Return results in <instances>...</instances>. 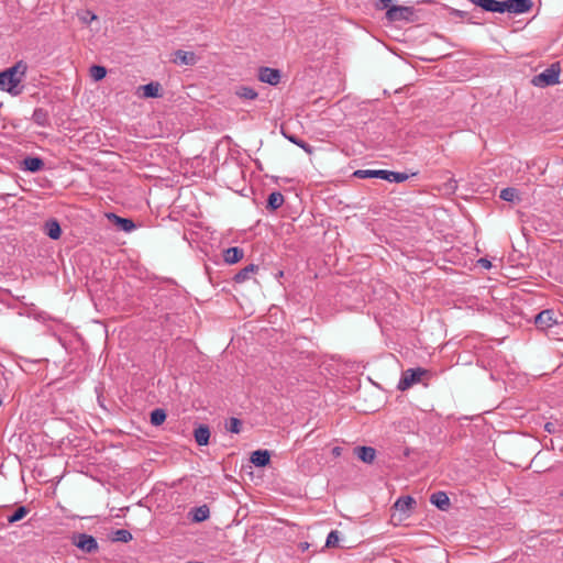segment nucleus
I'll list each match as a JSON object with an SVG mask.
<instances>
[{
  "label": "nucleus",
  "instance_id": "obj_1",
  "mask_svg": "<svg viewBox=\"0 0 563 563\" xmlns=\"http://www.w3.org/2000/svg\"><path fill=\"white\" fill-rule=\"evenodd\" d=\"M27 69V65L20 60L14 66L0 73V90L8 91L12 96L21 93L20 84Z\"/></svg>",
  "mask_w": 563,
  "mask_h": 563
},
{
  "label": "nucleus",
  "instance_id": "obj_2",
  "mask_svg": "<svg viewBox=\"0 0 563 563\" xmlns=\"http://www.w3.org/2000/svg\"><path fill=\"white\" fill-rule=\"evenodd\" d=\"M353 176L360 179L379 178L390 183H402L409 178L406 173L391 172L386 169H357L353 173Z\"/></svg>",
  "mask_w": 563,
  "mask_h": 563
},
{
  "label": "nucleus",
  "instance_id": "obj_3",
  "mask_svg": "<svg viewBox=\"0 0 563 563\" xmlns=\"http://www.w3.org/2000/svg\"><path fill=\"white\" fill-rule=\"evenodd\" d=\"M559 78H560V67H559V65L553 64L549 68H547L542 73H540L539 75H536L532 78L531 84L536 87L544 88L548 86L559 84V81H560Z\"/></svg>",
  "mask_w": 563,
  "mask_h": 563
},
{
  "label": "nucleus",
  "instance_id": "obj_4",
  "mask_svg": "<svg viewBox=\"0 0 563 563\" xmlns=\"http://www.w3.org/2000/svg\"><path fill=\"white\" fill-rule=\"evenodd\" d=\"M428 374H429V372L422 367L408 368L402 372V375L398 383L397 388L402 391L407 390L413 384L421 382L422 377Z\"/></svg>",
  "mask_w": 563,
  "mask_h": 563
},
{
  "label": "nucleus",
  "instance_id": "obj_5",
  "mask_svg": "<svg viewBox=\"0 0 563 563\" xmlns=\"http://www.w3.org/2000/svg\"><path fill=\"white\" fill-rule=\"evenodd\" d=\"M71 543L85 553H95L99 549L97 540L87 533H74Z\"/></svg>",
  "mask_w": 563,
  "mask_h": 563
},
{
  "label": "nucleus",
  "instance_id": "obj_6",
  "mask_svg": "<svg viewBox=\"0 0 563 563\" xmlns=\"http://www.w3.org/2000/svg\"><path fill=\"white\" fill-rule=\"evenodd\" d=\"M413 15H415V10L412 7L391 5L386 11V19L389 22L411 21Z\"/></svg>",
  "mask_w": 563,
  "mask_h": 563
},
{
  "label": "nucleus",
  "instance_id": "obj_7",
  "mask_svg": "<svg viewBox=\"0 0 563 563\" xmlns=\"http://www.w3.org/2000/svg\"><path fill=\"white\" fill-rule=\"evenodd\" d=\"M533 3L531 0H505L503 1V13L509 12L515 14L526 13L531 10Z\"/></svg>",
  "mask_w": 563,
  "mask_h": 563
},
{
  "label": "nucleus",
  "instance_id": "obj_8",
  "mask_svg": "<svg viewBox=\"0 0 563 563\" xmlns=\"http://www.w3.org/2000/svg\"><path fill=\"white\" fill-rule=\"evenodd\" d=\"M282 78V74L278 69L271 67H261L258 69V79L262 82L269 84L272 86H276L279 84Z\"/></svg>",
  "mask_w": 563,
  "mask_h": 563
},
{
  "label": "nucleus",
  "instance_id": "obj_9",
  "mask_svg": "<svg viewBox=\"0 0 563 563\" xmlns=\"http://www.w3.org/2000/svg\"><path fill=\"white\" fill-rule=\"evenodd\" d=\"M534 323L537 328L541 330L551 328L556 323V320L554 319V311L550 309L541 311L536 316Z\"/></svg>",
  "mask_w": 563,
  "mask_h": 563
},
{
  "label": "nucleus",
  "instance_id": "obj_10",
  "mask_svg": "<svg viewBox=\"0 0 563 563\" xmlns=\"http://www.w3.org/2000/svg\"><path fill=\"white\" fill-rule=\"evenodd\" d=\"M198 62V57L194 52H187L183 49H177L174 53L173 63L177 65H189L192 66Z\"/></svg>",
  "mask_w": 563,
  "mask_h": 563
},
{
  "label": "nucleus",
  "instance_id": "obj_11",
  "mask_svg": "<svg viewBox=\"0 0 563 563\" xmlns=\"http://www.w3.org/2000/svg\"><path fill=\"white\" fill-rule=\"evenodd\" d=\"M107 218L121 231L131 232L135 229L131 219L119 217L115 213H108Z\"/></svg>",
  "mask_w": 563,
  "mask_h": 563
},
{
  "label": "nucleus",
  "instance_id": "obj_12",
  "mask_svg": "<svg viewBox=\"0 0 563 563\" xmlns=\"http://www.w3.org/2000/svg\"><path fill=\"white\" fill-rule=\"evenodd\" d=\"M474 5L482 8L487 12L503 13V1L498 0H470Z\"/></svg>",
  "mask_w": 563,
  "mask_h": 563
},
{
  "label": "nucleus",
  "instance_id": "obj_13",
  "mask_svg": "<svg viewBox=\"0 0 563 563\" xmlns=\"http://www.w3.org/2000/svg\"><path fill=\"white\" fill-rule=\"evenodd\" d=\"M355 455L364 463L372 464L376 457V450L372 446H356Z\"/></svg>",
  "mask_w": 563,
  "mask_h": 563
},
{
  "label": "nucleus",
  "instance_id": "obj_14",
  "mask_svg": "<svg viewBox=\"0 0 563 563\" xmlns=\"http://www.w3.org/2000/svg\"><path fill=\"white\" fill-rule=\"evenodd\" d=\"M45 234L52 240H58L62 235V229L57 220L49 219L44 224Z\"/></svg>",
  "mask_w": 563,
  "mask_h": 563
},
{
  "label": "nucleus",
  "instance_id": "obj_15",
  "mask_svg": "<svg viewBox=\"0 0 563 563\" xmlns=\"http://www.w3.org/2000/svg\"><path fill=\"white\" fill-rule=\"evenodd\" d=\"M271 461V454L267 450L254 451L251 455V462L257 467L266 466Z\"/></svg>",
  "mask_w": 563,
  "mask_h": 563
},
{
  "label": "nucleus",
  "instance_id": "obj_16",
  "mask_svg": "<svg viewBox=\"0 0 563 563\" xmlns=\"http://www.w3.org/2000/svg\"><path fill=\"white\" fill-rule=\"evenodd\" d=\"M244 252L238 246L229 247L223 253L224 262L228 264H235L243 258Z\"/></svg>",
  "mask_w": 563,
  "mask_h": 563
},
{
  "label": "nucleus",
  "instance_id": "obj_17",
  "mask_svg": "<svg viewBox=\"0 0 563 563\" xmlns=\"http://www.w3.org/2000/svg\"><path fill=\"white\" fill-rule=\"evenodd\" d=\"M258 268L260 267L255 264H249L234 275L233 280L238 284L244 283L245 280H249L251 276L258 271Z\"/></svg>",
  "mask_w": 563,
  "mask_h": 563
},
{
  "label": "nucleus",
  "instance_id": "obj_18",
  "mask_svg": "<svg viewBox=\"0 0 563 563\" xmlns=\"http://www.w3.org/2000/svg\"><path fill=\"white\" fill-rule=\"evenodd\" d=\"M32 120L35 124L42 128H46L51 123L48 111L44 108H35L32 114Z\"/></svg>",
  "mask_w": 563,
  "mask_h": 563
},
{
  "label": "nucleus",
  "instance_id": "obj_19",
  "mask_svg": "<svg viewBox=\"0 0 563 563\" xmlns=\"http://www.w3.org/2000/svg\"><path fill=\"white\" fill-rule=\"evenodd\" d=\"M195 440L198 445L203 446L209 443L210 429L208 426L200 424L194 432Z\"/></svg>",
  "mask_w": 563,
  "mask_h": 563
},
{
  "label": "nucleus",
  "instance_id": "obj_20",
  "mask_svg": "<svg viewBox=\"0 0 563 563\" xmlns=\"http://www.w3.org/2000/svg\"><path fill=\"white\" fill-rule=\"evenodd\" d=\"M43 167H44V162L40 157L27 156L23 159L24 170H27L31 173H36V172H40L41 169H43Z\"/></svg>",
  "mask_w": 563,
  "mask_h": 563
},
{
  "label": "nucleus",
  "instance_id": "obj_21",
  "mask_svg": "<svg viewBox=\"0 0 563 563\" xmlns=\"http://www.w3.org/2000/svg\"><path fill=\"white\" fill-rule=\"evenodd\" d=\"M430 501L441 510H445L450 506V499L444 492L433 493L430 497Z\"/></svg>",
  "mask_w": 563,
  "mask_h": 563
},
{
  "label": "nucleus",
  "instance_id": "obj_22",
  "mask_svg": "<svg viewBox=\"0 0 563 563\" xmlns=\"http://www.w3.org/2000/svg\"><path fill=\"white\" fill-rule=\"evenodd\" d=\"M284 203V196L279 191H274L269 194L267 198L266 208L271 211H275L280 208Z\"/></svg>",
  "mask_w": 563,
  "mask_h": 563
},
{
  "label": "nucleus",
  "instance_id": "obj_23",
  "mask_svg": "<svg viewBox=\"0 0 563 563\" xmlns=\"http://www.w3.org/2000/svg\"><path fill=\"white\" fill-rule=\"evenodd\" d=\"M191 514H192L191 519L194 522H202L209 518L210 510L207 505H202V506L194 508L191 510Z\"/></svg>",
  "mask_w": 563,
  "mask_h": 563
},
{
  "label": "nucleus",
  "instance_id": "obj_24",
  "mask_svg": "<svg viewBox=\"0 0 563 563\" xmlns=\"http://www.w3.org/2000/svg\"><path fill=\"white\" fill-rule=\"evenodd\" d=\"M235 95L239 98L247 99V100H254L257 98L258 93L255 89L247 87V86H240L235 90Z\"/></svg>",
  "mask_w": 563,
  "mask_h": 563
},
{
  "label": "nucleus",
  "instance_id": "obj_25",
  "mask_svg": "<svg viewBox=\"0 0 563 563\" xmlns=\"http://www.w3.org/2000/svg\"><path fill=\"white\" fill-rule=\"evenodd\" d=\"M416 504V500L411 496H405L397 499L395 507L400 511H408Z\"/></svg>",
  "mask_w": 563,
  "mask_h": 563
},
{
  "label": "nucleus",
  "instance_id": "obj_26",
  "mask_svg": "<svg viewBox=\"0 0 563 563\" xmlns=\"http://www.w3.org/2000/svg\"><path fill=\"white\" fill-rule=\"evenodd\" d=\"M142 89H143V95L146 98L159 97V89H161L159 82H150L147 85H144L142 87Z\"/></svg>",
  "mask_w": 563,
  "mask_h": 563
},
{
  "label": "nucleus",
  "instance_id": "obj_27",
  "mask_svg": "<svg viewBox=\"0 0 563 563\" xmlns=\"http://www.w3.org/2000/svg\"><path fill=\"white\" fill-rule=\"evenodd\" d=\"M166 411L161 408H156L151 412V423L155 427L161 426L166 420Z\"/></svg>",
  "mask_w": 563,
  "mask_h": 563
},
{
  "label": "nucleus",
  "instance_id": "obj_28",
  "mask_svg": "<svg viewBox=\"0 0 563 563\" xmlns=\"http://www.w3.org/2000/svg\"><path fill=\"white\" fill-rule=\"evenodd\" d=\"M29 514V509L25 506L18 507L12 515L8 517L9 523H14L22 520Z\"/></svg>",
  "mask_w": 563,
  "mask_h": 563
},
{
  "label": "nucleus",
  "instance_id": "obj_29",
  "mask_svg": "<svg viewBox=\"0 0 563 563\" xmlns=\"http://www.w3.org/2000/svg\"><path fill=\"white\" fill-rule=\"evenodd\" d=\"M132 533L125 529H118L113 532L112 540L115 542L126 543L132 540Z\"/></svg>",
  "mask_w": 563,
  "mask_h": 563
},
{
  "label": "nucleus",
  "instance_id": "obj_30",
  "mask_svg": "<svg viewBox=\"0 0 563 563\" xmlns=\"http://www.w3.org/2000/svg\"><path fill=\"white\" fill-rule=\"evenodd\" d=\"M291 143L296 144L297 146L301 147L307 154L313 153V147L305 142L303 140L297 137L296 135L286 136Z\"/></svg>",
  "mask_w": 563,
  "mask_h": 563
},
{
  "label": "nucleus",
  "instance_id": "obj_31",
  "mask_svg": "<svg viewBox=\"0 0 563 563\" xmlns=\"http://www.w3.org/2000/svg\"><path fill=\"white\" fill-rule=\"evenodd\" d=\"M499 197L505 201L512 202L518 198V191L512 187H507L500 191Z\"/></svg>",
  "mask_w": 563,
  "mask_h": 563
},
{
  "label": "nucleus",
  "instance_id": "obj_32",
  "mask_svg": "<svg viewBox=\"0 0 563 563\" xmlns=\"http://www.w3.org/2000/svg\"><path fill=\"white\" fill-rule=\"evenodd\" d=\"M107 75V69L103 66L93 65L90 67V76L93 80L99 81Z\"/></svg>",
  "mask_w": 563,
  "mask_h": 563
},
{
  "label": "nucleus",
  "instance_id": "obj_33",
  "mask_svg": "<svg viewBox=\"0 0 563 563\" xmlns=\"http://www.w3.org/2000/svg\"><path fill=\"white\" fill-rule=\"evenodd\" d=\"M339 541H340L339 531L332 530V531H330V533L327 537L325 547L327 548H335L339 545Z\"/></svg>",
  "mask_w": 563,
  "mask_h": 563
},
{
  "label": "nucleus",
  "instance_id": "obj_34",
  "mask_svg": "<svg viewBox=\"0 0 563 563\" xmlns=\"http://www.w3.org/2000/svg\"><path fill=\"white\" fill-rule=\"evenodd\" d=\"M225 427L228 431L232 433H239L242 428V422L238 418H230Z\"/></svg>",
  "mask_w": 563,
  "mask_h": 563
},
{
  "label": "nucleus",
  "instance_id": "obj_35",
  "mask_svg": "<svg viewBox=\"0 0 563 563\" xmlns=\"http://www.w3.org/2000/svg\"><path fill=\"white\" fill-rule=\"evenodd\" d=\"M444 7L449 11V14L451 16L459 18V19H465L468 15V13L466 11L454 9V8H450L448 5H444Z\"/></svg>",
  "mask_w": 563,
  "mask_h": 563
},
{
  "label": "nucleus",
  "instance_id": "obj_36",
  "mask_svg": "<svg viewBox=\"0 0 563 563\" xmlns=\"http://www.w3.org/2000/svg\"><path fill=\"white\" fill-rule=\"evenodd\" d=\"M391 1L393 0H379V2L376 4V8L380 10H388L391 7Z\"/></svg>",
  "mask_w": 563,
  "mask_h": 563
},
{
  "label": "nucleus",
  "instance_id": "obj_37",
  "mask_svg": "<svg viewBox=\"0 0 563 563\" xmlns=\"http://www.w3.org/2000/svg\"><path fill=\"white\" fill-rule=\"evenodd\" d=\"M478 264L481 265V267H484L486 269L492 267V263L487 258L478 260Z\"/></svg>",
  "mask_w": 563,
  "mask_h": 563
},
{
  "label": "nucleus",
  "instance_id": "obj_38",
  "mask_svg": "<svg viewBox=\"0 0 563 563\" xmlns=\"http://www.w3.org/2000/svg\"><path fill=\"white\" fill-rule=\"evenodd\" d=\"M544 430H545L547 432H549V433H552V432H554V431H555V427H554V424H553L552 422H547V423L544 424Z\"/></svg>",
  "mask_w": 563,
  "mask_h": 563
},
{
  "label": "nucleus",
  "instance_id": "obj_39",
  "mask_svg": "<svg viewBox=\"0 0 563 563\" xmlns=\"http://www.w3.org/2000/svg\"><path fill=\"white\" fill-rule=\"evenodd\" d=\"M333 453H334V454H340V452H339V448H334V449H333Z\"/></svg>",
  "mask_w": 563,
  "mask_h": 563
},
{
  "label": "nucleus",
  "instance_id": "obj_40",
  "mask_svg": "<svg viewBox=\"0 0 563 563\" xmlns=\"http://www.w3.org/2000/svg\"><path fill=\"white\" fill-rule=\"evenodd\" d=\"M284 273L282 271L278 272V274L276 275L277 277H283Z\"/></svg>",
  "mask_w": 563,
  "mask_h": 563
},
{
  "label": "nucleus",
  "instance_id": "obj_41",
  "mask_svg": "<svg viewBox=\"0 0 563 563\" xmlns=\"http://www.w3.org/2000/svg\"><path fill=\"white\" fill-rule=\"evenodd\" d=\"M450 184H455L454 180H450ZM451 187H455V185H452Z\"/></svg>",
  "mask_w": 563,
  "mask_h": 563
},
{
  "label": "nucleus",
  "instance_id": "obj_42",
  "mask_svg": "<svg viewBox=\"0 0 563 563\" xmlns=\"http://www.w3.org/2000/svg\"><path fill=\"white\" fill-rule=\"evenodd\" d=\"M186 563H203V562H186Z\"/></svg>",
  "mask_w": 563,
  "mask_h": 563
}]
</instances>
